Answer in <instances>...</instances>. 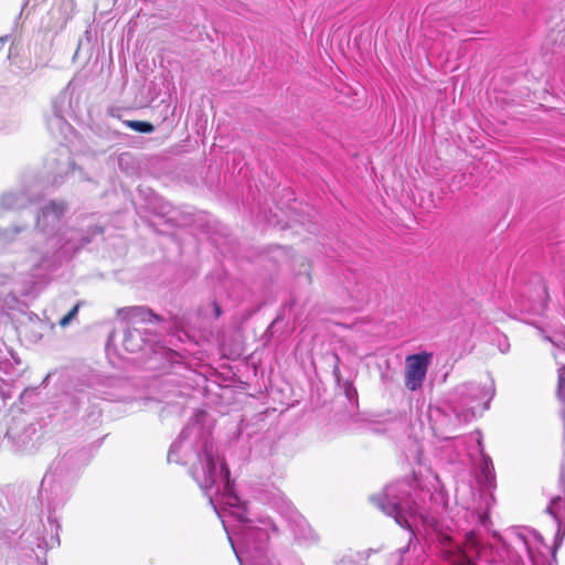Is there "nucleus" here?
Masks as SVG:
<instances>
[{
  "mask_svg": "<svg viewBox=\"0 0 565 565\" xmlns=\"http://www.w3.org/2000/svg\"><path fill=\"white\" fill-rule=\"evenodd\" d=\"M204 454L207 469V473L204 478V483L206 487H211L215 483L216 462L212 450L206 449Z\"/></svg>",
  "mask_w": 565,
  "mask_h": 565,
  "instance_id": "nucleus-4",
  "label": "nucleus"
},
{
  "mask_svg": "<svg viewBox=\"0 0 565 565\" xmlns=\"http://www.w3.org/2000/svg\"><path fill=\"white\" fill-rule=\"evenodd\" d=\"M117 317L130 324L160 322L162 320L151 309L141 306L120 308L117 310Z\"/></svg>",
  "mask_w": 565,
  "mask_h": 565,
  "instance_id": "nucleus-3",
  "label": "nucleus"
},
{
  "mask_svg": "<svg viewBox=\"0 0 565 565\" xmlns=\"http://www.w3.org/2000/svg\"><path fill=\"white\" fill-rule=\"evenodd\" d=\"M130 335H131L130 333H127V334L125 335V340H124V341H125V344H128L129 339H130Z\"/></svg>",
  "mask_w": 565,
  "mask_h": 565,
  "instance_id": "nucleus-13",
  "label": "nucleus"
},
{
  "mask_svg": "<svg viewBox=\"0 0 565 565\" xmlns=\"http://www.w3.org/2000/svg\"><path fill=\"white\" fill-rule=\"evenodd\" d=\"M213 309H214L215 318H220L222 315V310L216 301L213 302Z\"/></svg>",
  "mask_w": 565,
  "mask_h": 565,
  "instance_id": "nucleus-12",
  "label": "nucleus"
},
{
  "mask_svg": "<svg viewBox=\"0 0 565 565\" xmlns=\"http://www.w3.org/2000/svg\"><path fill=\"white\" fill-rule=\"evenodd\" d=\"M561 417H562V420H563V427H564L562 449H563V456H564V458H565V411H562V412H561Z\"/></svg>",
  "mask_w": 565,
  "mask_h": 565,
  "instance_id": "nucleus-11",
  "label": "nucleus"
},
{
  "mask_svg": "<svg viewBox=\"0 0 565 565\" xmlns=\"http://www.w3.org/2000/svg\"><path fill=\"white\" fill-rule=\"evenodd\" d=\"M433 353L423 351L405 359V386L417 391L423 386Z\"/></svg>",
  "mask_w": 565,
  "mask_h": 565,
  "instance_id": "nucleus-1",
  "label": "nucleus"
},
{
  "mask_svg": "<svg viewBox=\"0 0 565 565\" xmlns=\"http://www.w3.org/2000/svg\"><path fill=\"white\" fill-rule=\"evenodd\" d=\"M66 211V203L63 201H51L44 207L45 214H52L55 217L60 218L64 215Z\"/></svg>",
  "mask_w": 565,
  "mask_h": 565,
  "instance_id": "nucleus-5",
  "label": "nucleus"
},
{
  "mask_svg": "<svg viewBox=\"0 0 565 565\" xmlns=\"http://www.w3.org/2000/svg\"><path fill=\"white\" fill-rule=\"evenodd\" d=\"M221 472L223 473L226 482L228 483L231 472H230V468L224 459H222V461H221Z\"/></svg>",
  "mask_w": 565,
  "mask_h": 565,
  "instance_id": "nucleus-10",
  "label": "nucleus"
},
{
  "mask_svg": "<svg viewBox=\"0 0 565 565\" xmlns=\"http://www.w3.org/2000/svg\"><path fill=\"white\" fill-rule=\"evenodd\" d=\"M557 397L565 402V366H562L558 371Z\"/></svg>",
  "mask_w": 565,
  "mask_h": 565,
  "instance_id": "nucleus-8",
  "label": "nucleus"
},
{
  "mask_svg": "<svg viewBox=\"0 0 565 565\" xmlns=\"http://www.w3.org/2000/svg\"><path fill=\"white\" fill-rule=\"evenodd\" d=\"M81 303H76L68 312L58 322V324L63 328L70 324V322L75 318L78 312Z\"/></svg>",
  "mask_w": 565,
  "mask_h": 565,
  "instance_id": "nucleus-9",
  "label": "nucleus"
},
{
  "mask_svg": "<svg viewBox=\"0 0 565 565\" xmlns=\"http://www.w3.org/2000/svg\"><path fill=\"white\" fill-rule=\"evenodd\" d=\"M369 552H358L343 556L338 565H360L361 561H365L369 557Z\"/></svg>",
  "mask_w": 565,
  "mask_h": 565,
  "instance_id": "nucleus-6",
  "label": "nucleus"
},
{
  "mask_svg": "<svg viewBox=\"0 0 565 565\" xmlns=\"http://www.w3.org/2000/svg\"><path fill=\"white\" fill-rule=\"evenodd\" d=\"M127 127L130 129L142 132V134H150L154 130V127L151 122L148 121H140V120H128L126 122Z\"/></svg>",
  "mask_w": 565,
  "mask_h": 565,
  "instance_id": "nucleus-7",
  "label": "nucleus"
},
{
  "mask_svg": "<svg viewBox=\"0 0 565 565\" xmlns=\"http://www.w3.org/2000/svg\"><path fill=\"white\" fill-rule=\"evenodd\" d=\"M482 548L483 545L477 533L469 531L465 534L463 543L457 546L455 552H448V559L452 565H476Z\"/></svg>",
  "mask_w": 565,
  "mask_h": 565,
  "instance_id": "nucleus-2",
  "label": "nucleus"
},
{
  "mask_svg": "<svg viewBox=\"0 0 565 565\" xmlns=\"http://www.w3.org/2000/svg\"><path fill=\"white\" fill-rule=\"evenodd\" d=\"M444 541H450V537L449 536H445Z\"/></svg>",
  "mask_w": 565,
  "mask_h": 565,
  "instance_id": "nucleus-14",
  "label": "nucleus"
}]
</instances>
